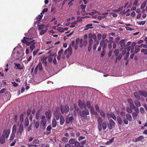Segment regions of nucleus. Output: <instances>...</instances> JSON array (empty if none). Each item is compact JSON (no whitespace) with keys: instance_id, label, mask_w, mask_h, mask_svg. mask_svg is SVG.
Masks as SVG:
<instances>
[{"instance_id":"obj_1","label":"nucleus","mask_w":147,"mask_h":147,"mask_svg":"<svg viewBox=\"0 0 147 147\" xmlns=\"http://www.w3.org/2000/svg\"><path fill=\"white\" fill-rule=\"evenodd\" d=\"M32 38L31 37H24L21 40V42L24 43L26 44L28 46H30V48L32 52L33 50L35 48V45L36 42H34V40H31L32 39Z\"/></svg>"},{"instance_id":"obj_2","label":"nucleus","mask_w":147,"mask_h":147,"mask_svg":"<svg viewBox=\"0 0 147 147\" xmlns=\"http://www.w3.org/2000/svg\"><path fill=\"white\" fill-rule=\"evenodd\" d=\"M60 109L61 113L63 114H67L69 110V107L67 105H65L64 107L61 105L60 106Z\"/></svg>"},{"instance_id":"obj_3","label":"nucleus","mask_w":147,"mask_h":147,"mask_svg":"<svg viewBox=\"0 0 147 147\" xmlns=\"http://www.w3.org/2000/svg\"><path fill=\"white\" fill-rule=\"evenodd\" d=\"M89 113L88 109L86 108L84 110L82 111V113H80V115L81 117H83L84 119H87V115H88Z\"/></svg>"},{"instance_id":"obj_4","label":"nucleus","mask_w":147,"mask_h":147,"mask_svg":"<svg viewBox=\"0 0 147 147\" xmlns=\"http://www.w3.org/2000/svg\"><path fill=\"white\" fill-rule=\"evenodd\" d=\"M24 131L23 125L22 123H21L19 126V127L17 130V134L20 135L21 136L22 135V133Z\"/></svg>"},{"instance_id":"obj_5","label":"nucleus","mask_w":147,"mask_h":147,"mask_svg":"<svg viewBox=\"0 0 147 147\" xmlns=\"http://www.w3.org/2000/svg\"><path fill=\"white\" fill-rule=\"evenodd\" d=\"M10 132V130L9 129H5L3 131L2 135L4 136L6 139H7L9 137Z\"/></svg>"},{"instance_id":"obj_6","label":"nucleus","mask_w":147,"mask_h":147,"mask_svg":"<svg viewBox=\"0 0 147 147\" xmlns=\"http://www.w3.org/2000/svg\"><path fill=\"white\" fill-rule=\"evenodd\" d=\"M88 43V41H84L83 39L81 38L80 39L79 46L80 47L82 48L83 47H86Z\"/></svg>"},{"instance_id":"obj_7","label":"nucleus","mask_w":147,"mask_h":147,"mask_svg":"<svg viewBox=\"0 0 147 147\" xmlns=\"http://www.w3.org/2000/svg\"><path fill=\"white\" fill-rule=\"evenodd\" d=\"M109 124L108 125V127L110 130L113 127L115 126V122L112 119H111L109 121Z\"/></svg>"},{"instance_id":"obj_8","label":"nucleus","mask_w":147,"mask_h":147,"mask_svg":"<svg viewBox=\"0 0 147 147\" xmlns=\"http://www.w3.org/2000/svg\"><path fill=\"white\" fill-rule=\"evenodd\" d=\"M74 120V118L72 117H70L69 118L67 117L65 119L66 123L67 124H68L70 123H71Z\"/></svg>"},{"instance_id":"obj_9","label":"nucleus","mask_w":147,"mask_h":147,"mask_svg":"<svg viewBox=\"0 0 147 147\" xmlns=\"http://www.w3.org/2000/svg\"><path fill=\"white\" fill-rule=\"evenodd\" d=\"M54 115L56 119L57 120H59V118H60L61 117H62L61 113H56L55 112H53Z\"/></svg>"},{"instance_id":"obj_10","label":"nucleus","mask_w":147,"mask_h":147,"mask_svg":"<svg viewBox=\"0 0 147 147\" xmlns=\"http://www.w3.org/2000/svg\"><path fill=\"white\" fill-rule=\"evenodd\" d=\"M51 112L50 110H49L48 111H47L45 113V115L47 118L49 119H50L51 117Z\"/></svg>"},{"instance_id":"obj_11","label":"nucleus","mask_w":147,"mask_h":147,"mask_svg":"<svg viewBox=\"0 0 147 147\" xmlns=\"http://www.w3.org/2000/svg\"><path fill=\"white\" fill-rule=\"evenodd\" d=\"M140 94L141 96H143L144 97H147V93L144 90H140L139 91Z\"/></svg>"},{"instance_id":"obj_12","label":"nucleus","mask_w":147,"mask_h":147,"mask_svg":"<svg viewBox=\"0 0 147 147\" xmlns=\"http://www.w3.org/2000/svg\"><path fill=\"white\" fill-rule=\"evenodd\" d=\"M14 64L15 65V68L16 69H20V70H21L23 69L22 67H21V66L20 63H15Z\"/></svg>"},{"instance_id":"obj_13","label":"nucleus","mask_w":147,"mask_h":147,"mask_svg":"<svg viewBox=\"0 0 147 147\" xmlns=\"http://www.w3.org/2000/svg\"><path fill=\"white\" fill-rule=\"evenodd\" d=\"M119 43L120 44V46L121 47L126 48V47H125V40L124 39H122L121 40Z\"/></svg>"},{"instance_id":"obj_14","label":"nucleus","mask_w":147,"mask_h":147,"mask_svg":"<svg viewBox=\"0 0 147 147\" xmlns=\"http://www.w3.org/2000/svg\"><path fill=\"white\" fill-rule=\"evenodd\" d=\"M5 138L4 136H1L0 137V142L1 144H3L5 142Z\"/></svg>"},{"instance_id":"obj_15","label":"nucleus","mask_w":147,"mask_h":147,"mask_svg":"<svg viewBox=\"0 0 147 147\" xmlns=\"http://www.w3.org/2000/svg\"><path fill=\"white\" fill-rule=\"evenodd\" d=\"M92 24H90L87 25L85 26V30H87L89 28L92 29L93 28V27H92Z\"/></svg>"},{"instance_id":"obj_16","label":"nucleus","mask_w":147,"mask_h":147,"mask_svg":"<svg viewBox=\"0 0 147 147\" xmlns=\"http://www.w3.org/2000/svg\"><path fill=\"white\" fill-rule=\"evenodd\" d=\"M126 117L127 119L129 121H131L132 120V118L131 115L129 113L126 115Z\"/></svg>"},{"instance_id":"obj_17","label":"nucleus","mask_w":147,"mask_h":147,"mask_svg":"<svg viewBox=\"0 0 147 147\" xmlns=\"http://www.w3.org/2000/svg\"><path fill=\"white\" fill-rule=\"evenodd\" d=\"M117 121L119 125H121L122 124V120L121 118L120 117H117Z\"/></svg>"},{"instance_id":"obj_18","label":"nucleus","mask_w":147,"mask_h":147,"mask_svg":"<svg viewBox=\"0 0 147 147\" xmlns=\"http://www.w3.org/2000/svg\"><path fill=\"white\" fill-rule=\"evenodd\" d=\"M134 95L137 100H140V96L139 94L137 92H134Z\"/></svg>"},{"instance_id":"obj_19","label":"nucleus","mask_w":147,"mask_h":147,"mask_svg":"<svg viewBox=\"0 0 147 147\" xmlns=\"http://www.w3.org/2000/svg\"><path fill=\"white\" fill-rule=\"evenodd\" d=\"M134 103L137 107L141 106V103L138 100H135L134 101Z\"/></svg>"},{"instance_id":"obj_20","label":"nucleus","mask_w":147,"mask_h":147,"mask_svg":"<svg viewBox=\"0 0 147 147\" xmlns=\"http://www.w3.org/2000/svg\"><path fill=\"white\" fill-rule=\"evenodd\" d=\"M17 126L15 124L12 127V133L16 134V132Z\"/></svg>"},{"instance_id":"obj_21","label":"nucleus","mask_w":147,"mask_h":147,"mask_svg":"<svg viewBox=\"0 0 147 147\" xmlns=\"http://www.w3.org/2000/svg\"><path fill=\"white\" fill-rule=\"evenodd\" d=\"M65 120L64 117L63 116L61 117L60 118V124L61 125H63L65 122Z\"/></svg>"},{"instance_id":"obj_22","label":"nucleus","mask_w":147,"mask_h":147,"mask_svg":"<svg viewBox=\"0 0 147 147\" xmlns=\"http://www.w3.org/2000/svg\"><path fill=\"white\" fill-rule=\"evenodd\" d=\"M102 122L103 120L101 117H98L97 120V124L102 125Z\"/></svg>"},{"instance_id":"obj_23","label":"nucleus","mask_w":147,"mask_h":147,"mask_svg":"<svg viewBox=\"0 0 147 147\" xmlns=\"http://www.w3.org/2000/svg\"><path fill=\"white\" fill-rule=\"evenodd\" d=\"M51 125H49L47 128V130L48 131L47 135H49L51 133Z\"/></svg>"},{"instance_id":"obj_24","label":"nucleus","mask_w":147,"mask_h":147,"mask_svg":"<svg viewBox=\"0 0 147 147\" xmlns=\"http://www.w3.org/2000/svg\"><path fill=\"white\" fill-rule=\"evenodd\" d=\"M57 125V122L55 119H53L52 121V125L53 127H55Z\"/></svg>"},{"instance_id":"obj_25","label":"nucleus","mask_w":147,"mask_h":147,"mask_svg":"<svg viewBox=\"0 0 147 147\" xmlns=\"http://www.w3.org/2000/svg\"><path fill=\"white\" fill-rule=\"evenodd\" d=\"M67 51L69 52V54L71 55L72 53V49L71 47V45H70L69 46L67 49Z\"/></svg>"},{"instance_id":"obj_26","label":"nucleus","mask_w":147,"mask_h":147,"mask_svg":"<svg viewBox=\"0 0 147 147\" xmlns=\"http://www.w3.org/2000/svg\"><path fill=\"white\" fill-rule=\"evenodd\" d=\"M42 14L41 13L38 16L36 17V19L37 20V21H40L42 19Z\"/></svg>"},{"instance_id":"obj_27","label":"nucleus","mask_w":147,"mask_h":147,"mask_svg":"<svg viewBox=\"0 0 147 147\" xmlns=\"http://www.w3.org/2000/svg\"><path fill=\"white\" fill-rule=\"evenodd\" d=\"M102 125V129L104 130L107 127V125L106 122L104 121L103 122Z\"/></svg>"},{"instance_id":"obj_28","label":"nucleus","mask_w":147,"mask_h":147,"mask_svg":"<svg viewBox=\"0 0 147 147\" xmlns=\"http://www.w3.org/2000/svg\"><path fill=\"white\" fill-rule=\"evenodd\" d=\"M37 67L38 68L39 70L40 71H41L42 69V67L41 63H39V64L37 65Z\"/></svg>"},{"instance_id":"obj_29","label":"nucleus","mask_w":147,"mask_h":147,"mask_svg":"<svg viewBox=\"0 0 147 147\" xmlns=\"http://www.w3.org/2000/svg\"><path fill=\"white\" fill-rule=\"evenodd\" d=\"M147 3V1H144V2L142 3V4L141 5L140 7V8L141 9H142L144 8L146 5V4Z\"/></svg>"},{"instance_id":"obj_30","label":"nucleus","mask_w":147,"mask_h":147,"mask_svg":"<svg viewBox=\"0 0 147 147\" xmlns=\"http://www.w3.org/2000/svg\"><path fill=\"white\" fill-rule=\"evenodd\" d=\"M40 111H37L36 114V119H39L40 115Z\"/></svg>"},{"instance_id":"obj_31","label":"nucleus","mask_w":147,"mask_h":147,"mask_svg":"<svg viewBox=\"0 0 147 147\" xmlns=\"http://www.w3.org/2000/svg\"><path fill=\"white\" fill-rule=\"evenodd\" d=\"M78 106L81 109H82V104L83 103L81 100H79L78 101Z\"/></svg>"},{"instance_id":"obj_32","label":"nucleus","mask_w":147,"mask_h":147,"mask_svg":"<svg viewBox=\"0 0 147 147\" xmlns=\"http://www.w3.org/2000/svg\"><path fill=\"white\" fill-rule=\"evenodd\" d=\"M91 113L93 115H95V113L94 111V107L93 106H92L90 108Z\"/></svg>"},{"instance_id":"obj_33","label":"nucleus","mask_w":147,"mask_h":147,"mask_svg":"<svg viewBox=\"0 0 147 147\" xmlns=\"http://www.w3.org/2000/svg\"><path fill=\"white\" fill-rule=\"evenodd\" d=\"M122 57V55L121 54H119L118 56H117V57L115 60V62H117V60H118L119 61L121 58Z\"/></svg>"},{"instance_id":"obj_34","label":"nucleus","mask_w":147,"mask_h":147,"mask_svg":"<svg viewBox=\"0 0 147 147\" xmlns=\"http://www.w3.org/2000/svg\"><path fill=\"white\" fill-rule=\"evenodd\" d=\"M47 123V121L46 119H42L41 123L43 126H44Z\"/></svg>"},{"instance_id":"obj_35","label":"nucleus","mask_w":147,"mask_h":147,"mask_svg":"<svg viewBox=\"0 0 147 147\" xmlns=\"http://www.w3.org/2000/svg\"><path fill=\"white\" fill-rule=\"evenodd\" d=\"M15 134L11 133L9 139L10 140H12L14 139L15 137Z\"/></svg>"},{"instance_id":"obj_36","label":"nucleus","mask_w":147,"mask_h":147,"mask_svg":"<svg viewBox=\"0 0 147 147\" xmlns=\"http://www.w3.org/2000/svg\"><path fill=\"white\" fill-rule=\"evenodd\" d=\"M99 113H100V116L103 117L105 118V113L102 111H100Z\"/></svg>"},{"instance_id":"obj_37","label":"nucleus","mask_w":147,"mask_h":147,"mask_svg":"<svg viewBox=\"0 0 147 147\" xmlns=\"http://www.w3.org/2000/svg\"><path fill=\"white\" fill-rule=\"evenodd\" d=\"M140 50V49H139V47L138 45H137L135 47V52L136 53H137Z\"/></svg>"},{"instance_id":"obj_38","label":"nucleus","mask_w":147,"mask_h":147,"mask_svg":"<svg viewBox=\"0 0 147 147\" xmlns=\"http://www.w3.org/2000/svg\"><path fill=\"white\" fill-rule=\"evenodd\" d=\"M114 53H115V56H117L119 54V51L118 49H115L114 51Z\"/></svg>"},{"instance_id":"obj_39","label":"nucleus","mask_w":147,"mask_h":147,"mask_svg":"<svg viewBox=\"0 0 147 147\" xmlns=\"http://www.w3.org/2000/svg\"><path fill=\"white\" fill-rule=\"evenodd\" d=\"M24 120V115L23 114H21L20 116V122L22 123Z\"/></svg>"},{"instance_id":"obj_40","label":"nucleus","mask_w":147,"mask_h":147,"mask_svg":"<svg viewBox=\"0 0 147 147\" xmlns=\"http://www.w3.org/2000/svg\"><path fill=\"white\" fill-rule=\"evenodd\" d=\"M126 110L127 112L129 113H131L132 112V111L131 108L129 107L126 108Z\"/></svg>"},{"instance_id":"obj_41","label":"nucleus","mask_w":147,"mask_h":147,"mask_svg":"<svg viewBox=\"0 0 147 147\" xmlns=\"http://www.w3.org/2000/svg\"><path fill=\"white\" fill-rule=\"evenodd\" d=\"M144 138V137L142 136H141L138 138L136 139V141H139Z\"/></svg>"},{"instance_id":"obj_42","label":"nucleus","mask_w":147,"mask_h":147,"mask_svg":"<svg viewBox=\"0 0 147 147\" xmlns=\"http://www.w3.org/2000/svg\"><path fill=\"white\" fill-rule=\"evenodd\" d=\"M75 140L73 139H70L69 141V143L71 144H73L75 143Z\"/></svg>"},{"instance_id":"obj_43","label":"nucleus","mask_w":147,"mask_h":147,"mask_svg":"<svg viewBox=\"0 0 147 147\" xmlns=\"http://www.w3.org/2000/svg\"><path fill=\"white\" fill-rule=\"evenodd\" d=\"M140 113L142 114H144L145 113V111L144 110V108L142 107H141L140 108Z\"/></svg>"},{"instance_id":"obj_44","label":"nucleus","mask_w":147,"mask_h":147,"mask_svg":"<svg viewBox=\"0 0 147 147\" xmlns=\"http://www.w3.org/2000/svg\"><path fill=\"white\" fill-rule=\"evenodd\" d=\"M57 30L60 32H63V28L58 27L57 28Z\"/></svg>"},{"instance_id":"obj_45","label":"nucleus","mask_w":147,"mask_h":147,"mask_svg":"<svg viewBox=\"0 0 147 147\" xmlns=\"http://www.w3.org/2000/svg\"><path fill=\"white\" fill-rule=\"evenodd\" d=\"M145 23V21H139L138 22V24L139 25H144Z\"/></svg>"},{"instance_id":"obj_46","label":"nucleus","mask_w":147,"mask_h":147,"mask_svg":"<svg viewBox=\"0 0 147 147\" xmlns=\"http://www.w3.org/2000/svg\"><path fill=\"white\" fill-rule=\"evenodd\" d=\"M136 43L135 42H133L131 44V48L132 49H133V51H132V50L131 51V52H132L133 51L134 48V47L135 46H136Z\"/></svg>"},{"instance_id":"obj_47","label":"nucleus","mask_w":147,"mask_h":147,"mask_svg":"<svg viewBox=\"0 0 147 147\" xmlns=\"http://www.w3.org/2000/svg\"><path fill=\"white\" fill-rule=\"evenodd\" d=\"M141 51L145 55H147V50L146 49H142Z\"/></svg>"},{"instance_id":"obj_48","label":"nucleus","mask_w":147,"mask_h":147,"mask_svg":"<svg viewBox=\"0 0 147 147\" xmlns=\"http://www.w3.org/2000/svg\"><path fill=\"white\" fill-rule=\"evenodd\" d=\"M105 43V40H102L100 42V46L102 47Z\"/></svg>"},{"instance_id":"obj_49","label":"nucleus","mask_w":147,"mask_h":147,"mask_svg":"<svg viewBox=\"0 0 147 147\" xmlns=\"http://www.w3.org/2000/svg\"><path fill=\"white\" fill-rule=\"evenodd\" d=\"M35 127L36 129H37L39 126V123L38 121H36L34 123Z\"/></svg>"},{"instance_id":"obj_50","label":"nucleus","mask_w":147,"mask_h":147,"mask_svg":"<svg viewBox=\"0 0 147 147\" xmlns=\"http://www.w3.org/2000/svg\"><path fill=\"white\" fill-rule=\"evenodd\" d=\"M77 22H73L71 23V25L70 26V27L71 28H73L75 27V25H76V24Z\"/></svg>"},{"instance_id":"obj_51","label":"nucleus","mask_w":147,"mask_h":147,"mask_svg":"<svg viewBox=\"0 0 147 147\" xmlns=\"http://www.w3.org/2000/svg\"><path fill=\"white\" fill-rule=\"evenodd\" d=\"M129 106L130 108L132 109H134L136 107L133 103V102L132 103H131V104H129Z\"/></svg>"},{"instance_id":"obj_52","label":"nucleus","mask_w":147,"mask_h":147,"mask_svg":"<svg viewBox=\"0 0 147 147\" xmlns=\"http://www.w3.org/2000/svg\"><path fill=\"white\" fill-rule=\"evenodd\" d=\"M81 13L82 14L83 16H85L88 14V13L85 12V10H82L81 11Z\"/></svg>"},{"instance_id":"obj_53","label":"nucleus","mask_w":147,"mask_h":147,"mask_svg":"<svg viewBox=\"0 0 147 147\" xmlns=\"http://www.w3.org/2000/svg\"><path fill=\"white\" fill-rule=\"evenodd\" d=\"M45 26L44 24H42L41 25H38L39 30H40L44 28Z\"/></svg>"},{"instance_id":"obj_54","label":"nucleus","mask_w":147,"mask_h":147,"mask_svg":"<svg viewBox=\"0 0 147 147\" xmlns=\"http://www.w3.org/2000/svg\"><path fill=\"white\" fill-rule=\"evenodd\" d=\"M129 55V52H127L125 56L124 57V59L125 60H127L128 58V57Z\"/></svg>"},{"instance_id":"obj_55","label":"nucleus","mask_w":147,"mask_h":147,"mask_svg":"<svg viewBox=\"0 0 147 147\" xmlns=\"http://www.w3.org/2000/svg\"><path fill=\"white\" fill-rule=\"evenodd\" d=\"M95 108L96 110L98 112H99L100 111L99 110V107L98 105H96L95 106Z\"/></svg>"},{"instance_id":"obj_56","label":"nucleus","mask_w":147,"mask_h":147,"mask_svg":"<svg viewBox=\"0 0 147 147\" xmlns=\"http://www.w3.org/2000/svg\"><path fill=\"white\" fill-rule=\"evenodd\" d=\"M86 105L88 108H90L91 107V106L90 102L89 101H88L86 102Z\"/></svg>"},{"instance_id":"obj_57","label":"nucleus","mask_w":147,"mask_h":147,"mask_svg":"<svg viewBox=\"0 0 147 147\" xmlns=\"http://www.w3.org/2000/svg\"><path fill=\"white\" fill-rule=\"evenodd\" d=\"M132 115L133 118L135 119L138 116V114L136 113L133 112L132 114Z\"/></svg>"},{"instance_id":"obj_58","label":"nucleus","mask_w":147,"mask_h":147,"mask_svg":"<svg viewBox=\"0 0 147 147\" xmlns=\"http://www.w3.org/2000/svg\"><path fill=\"white\" fill-rule=\"evenodd\" d=\"M40 141L38 139H35L33 141V143L35 144H39Z\"/></svg>"},{"instance_id":"obj_59","label":"nucleus","mask_w":147,"mask_h":147,"mask_svg":"<svg viewBox=\"0 0 147 147\" xmlns=\"http://www.w3.org/2000/svg\"><path fill=\"white\" fill-rule=\"evenodd\" d=\"M93 42V40L92 38L89 39V45L92 46Z\"/></svg>"},{"instance_id":"obj_60","label":"nucleus","mask_w":147,"mask_h":147,"mask_svg":"<svg viewBox=\"0 0 147 147\" xmlns=\"http://www.w3.org/2000/svg\"><path fill=\"white\" fill-rule=\"evenodd\" d=\"M102 125L101 124H97V127L99 131H100L102 130Z\"/></svg>"},{"instance_id":"obj_61","label":"nucleus","mask_w":147,"mask_h":147,"mask_svg":"<svg viewBox=\"0 0 147 147\" xmlns=\"http://www.w3.org/2000/svg\"><path fill=\"white\" fill-rule=\"evenodd\" d=\"M111 118L113 119L114 120H116V117L115 115L113 113H111Z\"/></svg>"},{"instance_id":"obj_62","label":"nucleus","mask_w":147,"mask_h":147,"mask_svg":"<svg viewBox=\"0 0 147 147\" xmlns=\"http://www.w3.org/2000/svg\"><path fill=\"white\" fill-rule=\"evenodd\" d=\"M48 9L47 8H44L42 11V12L40 13L42 14H43L45 12H47Z\"/></svg>"},{"instance_id":"obj_63","label":"nucleus","mask_w":147,"mask_h":147,"mask_svg":"<svg viewBox=\"0 0 147 147\" xmlns=\"http://www.w3.org/2000/svg\"><path fill=\"white\" fill-rule=\"evenodd\" d=\"M138 2V0H135L134 1V2L133 3L134 5L135 6H138V5L137 4Z\"/></svg>"},{"instance_id":"obj_64","label":"nucleus","mask_w":147,"mask_h":147,"mask_svg":"<svg viewBox=\"0 0 147 147\" xmlns=\"http://www.w3.org/2000/svg\"><path fill=\"white\" fill-rule=\"evenodd\" d=\"M80 39L79 38H77L76 40V45H78L79 43L80 44Z\"/></svg>"}]
</instances>
